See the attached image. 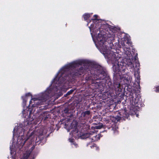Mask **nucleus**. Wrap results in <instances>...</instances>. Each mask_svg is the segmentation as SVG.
<instances>
[{"label": "nucleus", "instance_id": "f257e3e1", "mask_svg": "<svg viewBox=\"0 0 159 159\" xmlns=\"http://www.w3.org/2000/svg\"><path fill=\"white\" fill-rule=\"evenodd\" d=\"M94 17L95 19H92L93 24H91L89 28L91 32L93 30V33L91 32V33L96 47L104 54L105 58L112 61L113 64V62L115 61V63L113 66L114 71L116 74H120V72L121 74H123L126 69V64L122 62H117L120 57L118 53H114L112 51L108 49V45L111 46L112 43H108L105 40L106 38L104 35L98 33V35L95 36V31L99 29L100 25L98 20L96 19L98 16L94 15Z\"/></svg>", "mask_w": 159, "mask_h": 159}, {"label": "nucleus", "instance_id": "f03ea898", "mask_svg": "<svg viewBox=\"0 0 159 159\" xmlns=\"http://www.w3.org/2000/svg\"><path fill=\"white\" fill-rule=\"evenodd\" d=\"M70 63L63 66L59 71L56 77L52 81V84L55 85L56 89L61 88L67 86V89L70 88Z\"/></svg>", "mask_w": 159, "mask_h": 159}, {"label": "nucleus", "instance_id": "7ed1b4c3", "mask_svg": "<svg viewBox=\"0 0 159 159\" xmlns=\"http://www.w3.org/2000/svg\"><path fill=\"white\" fill-rule=\"evenodd\" d=\"M122 44L123 46V48L125 51V54L127 56L126 65L130 67L133 71H134V76L138 78L139 75L138 70L139 64L138 62L136 61L135 62V66H134V63H133V62L134 61H135V60L133 58L130 49L126 46V45L125 43H122Z\"/></svg>", "mask_w": 159, "mask_h": 159}, {"label": "nucleus", "instance_id": "20e7f679", "mask_svg": "<svg viewBox=\"0 0 159 159\" xmlns=\"http://www.w3.org/2000/svg\"><path fill=\"white\" fill-rule=\"evenodd\" d=\"M52 91L51 88H48L46 91L43 93L39 94L38 98H32L31 100H33L34 103L31 105L32 110H33L35 107H42L39 106L43 104V102H46V101L49 99L50 94Z\"/></svg>", "mask_w": 159, "mask_h": 159}, {"label": "nucleus", "instance_id": "39448f33", "mask_svg": "<svg viewBox=\"0 0 159 159\" xmlns=\"http://www.w3.org/2000/svg\"><path fill=\"white\" fill-rule=\"evenodd\" d=\"M43 129L41 128L39 129L36 131L34 130L32 132L31 134L28 135L29 137L28 139L35 138L36 143H39V144L43 138Z\"/></svg>", "mask_w": 159, "mask_h": 159}, {"label": "nucleus", "instance_id": "423d86ee", "mask_svg": "<svg viewBox=\"0 0 159 159\" xmlns=\"http://www.w3.org/2000/svg\"><path fill=\"white\" fill-rule=\"evenodd\" d=\"M102 137L101 134H97L94 132L90 131L82 135L81 137L83 139L89 138V139L91 140L92 142H95L99 140Z\"/></svg>", "mask_w": 159, "mask_h": 159}, {"label": "nucleus", "instance_id": "0eeeda50", "mask_svg": "<svg viewBox=\"0 0 159 159\" xmlns=\"http://www.w3.org/2000/svg\"><path fill=\"white\" fill-rule=\"evenodd\" d=\"M140 99L138 98H136L134 99H133L132 100H131L130 102L133 109L134 110V109H135L138 110L139 109V103H140Z\"/></svg>", "mask_w": 159, "mask_h": 159}, {"label": "nucleus", "instance_id": "6e6552de", "mask_svg": "<svg viewBox=\"0 0 159 159\" xmlns=\"http://www.w3.org/2000/svg\"><path fill=\"white\" fill-rule=\"evenodd\" d=\"M122 79L124 80L125 84H128L129 82H131L132 78L131 76L128 74H123Z\"/></svg>", "mask_w": 159, "mask_h": 159}, {"label": "nucleus", "instance_id": "1a4fd4ad", "mask_svg": "<svg viewBox=\"0 0 159 159\" xmlns=\"http://www.w3.org/2000/svg\"><path fill=\"white\" fill-rule=\"evenodd\" d=\"M87 62V61L84 60H79L70 63V66H71L73 65L74 66H76L78 65H82L85 64Z\"/></svg>", "mask_w": 159, "mask_h": 159}, {"label": "nucleus", "instance_id": "9d476101", "mask_svg": "<svg viewBox=\"0 0 159 159\" xmlns=\"http://www.w3.org/2000/svg\"><path fill=\"white\" fill-rule=\"evenodd\" d=\"M49 114L47 112H44L40 116V118L41 119V121L43 120L44 122H45L46 120H47L50 117Z\"/></svg>", "mask_w": 159, "mask_h": 159}, {"label": "nucleus", "instance_id": "9b49d317", "mask_svg": "<svg viewBox=\"0 0 159 159\" xmlns=\"http://www.w3.org/2000/svg\"><path fill=\"white\" fill-rule=\"evenodd\" d=\"M68 118L65 122L62 123V124L64 126V128L66 129L67 132L70 131V118L68 116H67Z\"/></svg>", "mask_w": 159, "mask_h": 159}, {"label": "nucleus", "instance_id": "f8f14e48", "mask_svg": "<svg viewBox=\"0 0 159 159\" xmlns=\"http://www.w3.org/2000/svg\"><path fill=\"white\" fill-rule=\"evenodd\" d=\"M84 70L83 69V67L80 68V69L77 70V72H76V75H81L83 73Z\"/></svg>", "mask_w": 159, "mask_h": 159}, {"label": "nucleus", "instance_id": "ddd939ff", "mask_svg": "<svg viewBox=\"0 0 159 159\" xmlns=\"http://www.w3.org/2000/svg\"><path fill=\"white\" fill-rule=\"evenodd\" d=\"M30 156V153H24L20 159H28Z\"/></svg>", "mask_w": 159, "mask_h": 159}, {"label": "nucleus", "instance_id": "4468645a", "mask_svg": "<svg viewBox=\"0 0 159 159\" xmlns=\"http://www.w3.org/2000/svg\"><path fill=\"white\" fill-rule=\"evenodd\" d=\"M70 145H71L73 148H76L77 146V144L74 142L73 139L70 140Z\"/></svg>", "mask_w": 159, "mask_h": 159}, {"label": "nucleus", "instance_id": "2eb2a0df", "mask_svg": "<svg viewBox=\"0 0 159 159\" xmlns=\"http://www.w3.org/2000/svg\"><path fill=\"white\" fill-rule=\"evenodd\" d=\"M110 120L113 122H115L116 121H118L121 118V117H119L118 118H116L113 116H111L110 117Z\"/></svg>", "mask_w": 159, "mask_h": 159}, {"label": "nucleus", "instance_id": "dca6fc26", "mask_svg": "<svg viewBox=\"0 0 159 159\" xmlns=\"http://www.w3.org/2000/svg\"><path fill=\"white\" fill-rule=\"evenodd\" d=\"M90 14H89L85 13L83 16L84 20H87L90 16Z\"/></svg>", "mask_w": 159, "mask_h": 159}, {"label": "nucleus", "instance_id": "f3484780", "mask_svg": "<svg viewBox=\"0 0 159 159\" xmlns=\"http://www.w3.org/2000/svg\"><path fill=\"white\" fill-rule=\"evenodd\" d=\"M70 109L68 108H66L64 110V112L66 114V115L67 116L68 114H69V111Z\"/></svg>", "mask_w": 159, "mask_h": 159}, {"label": "nucleus", "instance_id": "a211bd4d", "mask_svg": "<svg viewBox=\"0 0 159 159\" xmlns=\"http://www.w3.org/2000/svg\"><path fill=\"white\" fill-rule=\"evenodd\" d=\"M90 147L91 148H94V149L96 150H98L99 149L98 147V146H97L96 144H95L93 145V146H90Z\"/></svg>", "mask_w": 159, "mask_h": 159}, {"label": "nucleus", "instance_id": "6ab92c4d", "mask_svg": "<svg viewBox=\"0 0 159 159\" xmlns=\"http://www.w3.org/2000/svg\"><path fill=\"white\" fill-rule=\"evenodd\" d=\"M102 127V125H97L95 126L94 128L97 129H101Z\"/></svg>", "mask_w": 159, "mask_h": 159}, {"label": "nucleus", "instance_id": "aec40b11", "mask_svg": "<svg viewBox=\"0 0 159 159\" xmlns=\"http://www.w3.org/2000/svg\"><path fill=\"white\" fill-rule=\"evenodd\" d=\"M22 98L23 102L24 103H25L27 100V98L25 96H22Z\"/></svg>", "mask_w": 159, "mask_h": 159}, {"label": "nucleus", "instance_id": "412c9836", "mask_svg": "<svg viewBox=\"0 0 159 159\" xmlns=\"http://www.w3.org/2000/svg\"><path fill=\"white\" fill-rule=\"evenodd\" d=\"M90 113V112L89 111H85L84 113V116L86 115H89Z\"/></svg>", "mask_w": 159, "mask_h": 159}, {"label": "nucleus", "instance_id": "4be33fe9", "mask_svg": "<svg viewBox=\"0 0 159 159\" xmlns=\"http://www.w3.org/2000/svg\"><path fill=\"white\" fill-rule=\"evenodd\" d=\"M118 129V127H115V128H113L112 129L114 131V133H116L117 131V129Z\"/></svg>", "mask_w": 159, "mask_h": 159}, {"label": "nucleus", "instance_id": "5701e85b", "mask_svg": "<svg viewBox=\"0 0 159 159\" xmlns=\"http://www.w3.org/2000/svg\"><path fill=\"white\" fill-rule=\"evenodd\" d=\"M30 96H32L31 94L30 93H26L25 94V96L27 97Z\"/></svg>", "mask_w": 159, "mask_h": 159}, {"label": "nucleus", "instance_id": "b1692460", "mask_svg": "<svg viewBox=\"0 0 159 159\" xmlns=\"http://www.w3.org/2000/svg\"><path fill=\"white\" fill-rule=\"evenodd\" d=\"M157 92H159V86H157L156 88V90H155Z\"/></svg>", "mask_w": 159, "mask_h": 159}, {"label": "nucleus", "instance_id": "393cba45", "mask_svg": "<svg viewBox=\"0 0 159 159\" xmlns=\"http://www.w3.org/2000/svg\"><path fill=\"white\" fill-rule=\"evenodd\" d=\"M32 102L31 101V100H30V103H29V104L28 106V108L29 109H30V107L31 106H30V104H31L32 103Z\"/></svg>", "mask_w": 159, "mask_h": 159}, {"label": "nucleus", "instance_id": "a878e982", "mask_svg": "<svg viewBox=\"0 0 159 159\" xmlns=\"http://www.w3.org/2000/svg\"><path fill=\"white\" fill-rule=\"evenodd\" d=\"M114 35H112V36L111 37V39H110V40H112L114 39Z\"/></svg>", "mask_w": 159, "mask_h": 159}, {"label": "nucleus", "instance_id": "bb28decb", "mask_svg": "<svg viewBox=\"0 0 159 159\" xmlns=\"http://www.w3.org/2000/svg\"><path fill=\"white\" fill-rule=\"evenodd\" d=\"M126 43L127 44H128V45H131V43H130L129 42H128V41H127V42H126Z\"/></svg>", "mask_w": 159, "mask_h": 159}, {"label": "nucleus", "instance_id": "cd10ccee", "mask_svg": "<svg viewBox=\"0 0 159 159\" xmlns=\"http://www.w3.org/2000/svg\"><path fill=\"white\" fill-rule=\"evenodd\" d=\"M66 95H70V91H68Z\"/></svg>", "mask_w": 159, "mask_h": 159}, {"label": "nucleus", "instance_id": "c85d7f7f", "mask_svg": "<svg viewBox=\"0 0 159 159\" xmlns=\"http://www.w3.org/2000/svg\"><path fill=\"white\" fill-rule=\"evenodd\" d=\"M22 131L23 132V134H24V132H25V129H22Z\"/></svg>", "mask_w": 159, "mask_h": 159}, {"label": "nucleus", "instance_id": "c756f323", "mask_svg": "<svg viewBox=\"0 0 159 159\" xmlns=\"http://www.w3.org/2000/svg\"><path fill=\"white\" fill-rule=\"evenodd\" d=\"M27 139H26V140H25L24 141V143H23V145L25 143L26 141L27 140Z\"/></svg>", "mask_w": 159, "mask_h": 159}, {"label": "nucleus", "instance_id": "7c9ffc66", "mask_svg": "<svg viewBox=\"0 0 159 159\" xmlns=\"http://www.w3.org/2000/svg\"><path fill=\"white\" fill-rule=\"evenodd\" d=\"M73 92V90H70V93Z\"/></svg>", "mask_w": 159, "mask_h": 159}, {"label": "nucleus", "instance_id": "2f4dec72", "mask_svg": "<svg viewBox=\"0 0 159 159\" xmlns=\"http://www.w3.org/2000/svg\"><path fill=\"white\" fill-rule=\"evenodd\" d=\"M136 116H137V117H138V116H139V115H138V114H136Z\"/></svg>", "mask_w": 159, "mask_h": 159}, {"label": "nucleus", "instance_id": "473e14b6", "mask_svg": "<svg viewBox=\"0 0 159 159\" xmlns=\"http://www.w3.org/2000/svg\"><path fill=\"white\" fill-rule=\"evenodd\" d=\"M27 125H28V124H29V123H28V122H27Z\"/></svg>", "mask_w": 159, "mask_h": 159}, {"label": "nucleus", "instance_id": "72a5a7b5", "mask_svg": "<svg viewBox=\"0 0 159 159\" xmlns=\"http://www.w3.org/2000/svg\"><path fill=\"white\" fill-rule=\"evenodd\" d=\"M68 140L70 141V138H69L68 139Z\"/></svg>", "mask_w": 159, "mask_h": 159}, {"label": "nucleus", "instance_id": "f704fd0d", "mask_svg": "<svg viewBox=\"0 0 159 159\" xmlns=\"http://www.w3.org/2000/svg\"><path fill=\"white\" fill-rule=\"evenodd\" d=\"M89 143H88V144H87V146H88V145H89Z\"/></svg>", "mask_w": 159, "mask_h": 159}, {"label": "nucleus", "instance_id": "c9c22d12", "mask_svg": "<svg viewBox=\"0 0 159 159\" xmlns=\"http://www.w3.org/2000/svg\"><path fill=\"white\" fill-rule=\"evenodd\" d=\"M76 125H75V126H74V127H76Z\"/></svg>", "mask_w": 159, "mask_h": 159}, {"label": "nucleus", "instance_id": "e433bc0d", "mask_svg": "<svg viewBox=\"0 0 159 159\" xmlns=\"http://www.w3.org/2000/svg\"><path fill=\"white\" fill-rule=\"evenodd\" d=\"M15 130V129H14V130H13V131H14Z\"/></svg>", "mask_w": 159, "mask_h": 159}, {"label": "nucleus", "instance_id": "4c0bfd02", "mask_svg": "<svg viewBox=\"0 0 159 159\" xmlns=\"http://www.w3.org/2000/svg\"><path fill=\"white\" fill-rule=\"evenodd\" d=\"M88 24H89V22H88V23L87 25H88Z\"/></svg>", "mask_w": 159, "mask_h": 159}, {"label": "nucleus", "instance_id": "58836bf2", "mask_svg": "<svg viewBox=\"0 0 159 159\" xmlns=\"http://www.w3.org/2000/svg\"><path fill=\"white\" fill-rule=\"evenodd\" d=\"M132 71H133L132 70H131V71H132Z\"/></svg>", "mask_w": 159, "mask_h": 159}]
</instances>
